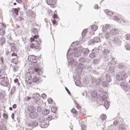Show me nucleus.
<instances>
[{
  "instance_id": "obj_1",
  "label": "nucleus",
  "mask_w": 130,
  "mask_h": 130,
  "mask_svg": "<svg viewBox=\"0 0 130 130\" xmlns=\"http://www.w3.org/2000/svg\"><path fill=\"white\" fill-rule=\"evenodd\" d=\"M73 56L75 57H79L81 56V52L80 51H78L77 48H75L73 50H71V52H70V50H69L67 52V57L68 59V66L71 67H76L78 66V63L75 60L73 59Z\"/></svg>"
},
{
  "instance_id": "obj_2",
  "label": "nucleus",
  "mask_w": 130,
  "mask_h": 130,
  "mask_svg": "<svg viewBox=\"0 0 130 130\" xmlns=\"http://www.w3.org/2000/svg\"><path fill=\"white\" fill-rule=\"evenodd\" d=\"M118 33V29H113L110 31V34L113 38V41L116 44H119L120 43V42H119V40L118 39V38L116 37V35Z\"/></svg>"
},
{
  "instance_id": "obj_3",
  "label": "nucleus",
  "mask_w": 130,
  "mask_h": 130,
  "mask_svg": "<svg viewBox=\"0 0 130 130\" xmlns=\"http://www.w3.org/2000/svg\"><path fill=\"white\" fill-rule=\"evenodd\" d=\"M32 32L34 33L32 34L34 38H30V42L34 41V42H36L38 45H40V44H41V40H40L39 41L35 40V39H37V38H39V36L38 35V30L37 29L34 28L32 29Z\"/></svg>"
},
{
  "instance_id": "obj_4",
  "label": "nucleus",
  "mask_w": 130,
  "mask_h": 130,
  "mask_svg": "<svg viewBox=\"0 0 130 130\" xmlns=\"http://www.w3.org/2000/svg\"><path fill=\"white\" fill-rule=\"evenodd\" d=\"M126 78H127V75L124 71H121L118 73L116 75V79L117 81H122V80H125Z\"/></svg>"
},
{
  "instance_id": "obj_5",
  "label": "nucleus",
  "mask_w": 130,
  "mask_h": 130,
  "mask_svg": "<svg viewBox=\"0 0 130 130\" xmlns=\"http://www.w3.org/2000/svg\"><path fill=\"white\" fill-rule=\"evenodd\" d=\"M105 14L107 15V16H109L110 17H113V19L115 21H120V19L117 16H114L113 12L112 11H109V10H106L105 11Z\"/></svg>"
},
{
  "instance_id": "obj_6",
  "label": "nucleus",
  "mask_w": 130,
  "mask_h": 130,
  "mask_svg": "<svg viewBox=\"0 0 130 130\" xmlns=\"http://www.w3.org/2000/svg\"><path fill=\"white\" fill-rule=\"evenodd\" d=\"M29 46L30 48L35 50V51H38V50H40L41 49V47L40 46H36L34 43H31L30 44Z\"/></svg>"
},
{
  "instance_id": "obj_7",
  "label": "nucleus",
  "mask_w": 130,
  "mask_h": 130,
  "mask_svg": "<svg viewBox=\"0 0 130 130\" xmlns=\"http://www.w3.org/2000/svg\"><path fill=\"white\" fill-rule=\"evenodd\" d=\"M106 60L107 61L108 60L110 61V64L109 66H115V64H116V60L115 59V58L113 57V56H111L109 59L108 58Z\"/></svg>"
},
{
  "instance_id": "obj_8",
  "label": "nucleus",
  "mask_w": 130,
  "mask_h": 130,
  "mask_svg": "<svg viewBox=\"0 0 130 130\" xmlns=\"http://www.w3.org/2000/svg\"><path fill=\"white\" fill-rule=\"evenodd\" d=\"M98 42H100V38L99 37H95L90 41V43L91 45L95 44V43H98Z\"/></svg>"
},
{
  "instance_id": "obj_9",
  "label": "nucleus",
  "mask_w": 130,
  "mask_h": 130,
  "mask_svg": "<svg viewBox=\"0 0 130 130\" xmlns=\"http://www.w3.org/2000/svg\"><path fill=\"white\" fill-rule=\"evenodd\" d=\"M120 86L125 92H128V91H129V86H128V85L125 84L124 82H122Z\"/></svg>"
},
{
  "instance_id": "obj_10",
  "label": "nucleus",
  "mask_w": 130,
  "mask_h": 130,
  "mask_svg": "<svg viewBox=\"0 0 130 130\" xmlns=\"http://www.w3.org/2000/svg\"><path fill=\"white\" fill-rule=\"evenodd\" d=\"M83 71V64L79 63L76 69L77 74H81Z\"/></svg>"
},
{
  "instance_id": "obj_11",
  "label": "nucleus",
  "mask_w": 130,
  "mask_h": 130,
  "mask_svg": "<svg viewBox=\"0 0 130 130\" xmlns=\"http://www.w3.org/2000/svg\"><path fill=\"white\" fill-rule=\"evenodd\" d=\"M81 52L84 56H87V55L89 54L90 50H89L88 48H83L81 50Z\"/></svg>"
},
{
  "instance_id": "obj_12",
  "label": "nucleus",
  "mask_w": 130,
  "mask_h": 130,
  "mask_svg": "<svg viewBox=\"0 0 130 130\" xmlns=\"http://www.w3.org/2000/svg\"><path fill=\"white\" fill-rule=\"evenodd\" d=\"M111 28V25L110 24H106L105 26L104 25L102 28L103 32H106L107 30H109V29Z\"/></svg>"
},
{
  "instance_id": "obj_13",
  "label": "nucleus",
  "mask_w": 130,
  "mask_h": 130,
  "mask_svg": "<svg viewBox=\"0 0 130 130\" xmlns=\"http://www.w3.org/2000/svg\"><path fill=\"white\" fill-rule=\"evenodd\" d=\"M30 61L34 63H36L37 61H38V59H37V57L35 56V55H31L30 58Z\"/></svg>"
},
{
  "instance_id": "obj_14",
  "label": "nucleus",
  "mask_w": 130,
  "mask_h": 130,
  "mask_svg": "<svg viewBox=\"0 0 130 130\" xmlns=\"http://www.w3.org/2000/svg\"><path fill=\"white\" fill-rule=\"evenodd\" d=\"M92 52H91L90 54H89V57H91V58H94L95 57H96V52H97V51H96V48H94V49H93L92 50Z\"/></svg>"
},
{
  "instance_id": "obj_15",
  "label": "nucleus",
  "mask_w": 130,
  "mask_h": 130,
  "mask_svg": "<svg viewBox=\"0 0 130 130\" xmlns=\"http://www.w3.org/2000/svg\"><path fill=\"white\" fill-rule=\"evenodd\" d=\"M120 120V118H116L115 119H114L113 125H114V126H117L118 125H119Z\"/></svg>"
},
{
  "instance_id": "obj_16",
  "label": "nucleus",
  "mask_w": 130,
  "mask_h": 130,
  "mask_svg": "<svg viewBox=\"0 0 130 130\" xmlns=\"http://www.w3.org/2000/svg\"><path fill=\"white\" fill-rule=\"evenodd\" d=\"M34 73H37V74L39 76H41L42 75V72L41 70L38 68H34V70H32Z\"/></svg>"
},
{
  "instance_id": "obj_17",
  "label": "nucleus",
  "mask_w": 130,
  "mask_h": 130,
  "mask_svg": "<svg viewBox=\"0 0 130 130\" xmlns=\"http://www.w3.org/2000/svg\"><path fill=\"white\" fill-rule=\"evenodd\" d=\"M40 125L42 128H46L48 127V125L45 121L40 122Z\"/></svg>"
},
{
  "instance_id": "obj_18",
  "label": "nucleus",
  "mask_w": 130,
  "mask_h": 130,
  "mask_svg": "<svg viewBox=\"0 0 130 130\" xmlns=\"http://www.w3.org/2000/svg\"><path fill=\"white\" fill-rule=\"evenodd\" d=\"M1 85L4 87H7L9 85V81L6 80H3L1 82Z\"/></svg>"
},
{
  "instance_id": "obj_19",
  "label": "nucleus",
  "mask_w": 130,
  "mask_h": 130,
  "mask_svg": "<svg viewBox=\"0 0 130 130\" xmlns=\"http://www.w3.org/2000/svg\"><path fill=\"white\" fill-rule=\"evenodd\" d=\"M40 94H39L38 93H36L34 94V98L36 101L40 100Z\"/></svg>"
},
{
  "instance_id": "obj_20",
  "label": "nucleus",
  "mask_w": 130,
  "mask_h": 130,
  "mask_svg": "<svg viewBox=\"0 0 130 130\" xmlns=\"http://www.w3.org/2000/svg\"><path fill=\"white\" fill-rule=\"evenodd\" d=\"M5 43H6V38H5V37H2L0 39V45L3 46Z\"/></svg>"
},
{
  "instance_id": "obj_21",
  "label": "nucleus",
  "mask_w": 130,
  "mask_h": 130,
  "mask_svg": "<svg viewBox=\"0 0 130 130\" xmlns=\"http://www.w3.org/2000/svg\"><path fill=\"white\" fill-rule=\"evenodd\" d=\"M46 3L49 6H52V5H54L55 0H47Z\"/></svg>"
},
{
  "instance_id": "obj_22",
  "label": "nucleus",
  "mask_w": 130,
  "mask_h": 130,
  "mask_svg": "<svg viewBox=\"0 0 130 130\" xmlns=\"http://www.w3.org/2000/svg\"><path fill=\"white\" fill-rule=\"evenodd\" d=\"M78 61L82 64V63H85V62H86V59L84 57H81L79 58Z\"/></svg>"
},
{
  "instance_id": "obj_23",
  "label": "nucleus",
  "mask_w": 130,
  "mask_h": 130,
  "mask_svg": "<svg viewBox=\"0 0 130 130\" xmlns=\"http://www.w3.org/2000/svg\"><path fill=\"white\" fill-rule=\"evenodd\" d=\"M27 111L30 113L34 112V108L32 106H28L27 108Z\"/></svg>"
},
{
  "instance_id": "obj_24",
  "label": "nucleus",
  "mask_w": 130,
  "mask_h": 130,
  "mask_svg": "<svg viewBox=\"0 0 130 130\" xmlns=\"http://www.w3.org/2000/svg\"><path fill=\"white\" fill-rule=\"evenodd\" d=\"M12 13L14 15L18 16V15H19V10H18V8L13 9L12 10Z\"/></svg>"
},
{
  "instance_id": "obj_25",
  "label": "nucleus",
  "mask_w": 130,
  "mask_h": 130,
  "mask_svg": "<svg viewBox=\"0 0 130 130\" xmlns=\"http://www.w3.org/2000/svg\"><path fill=\"white\" fill-rule=\"evenodd\" d=\"M103 53L104 55H106V56H105V57L106 58H107L108 57H107V55H108V54H109V50H108V49H105L103 52Z\"/></svg>"
},
{
  "instance_id": "obj_26",
  "label": "nucleus",
  "mask_w": 130,
  "mask_h": 130,
  "mask_svg": "<svg viewBox=\"0 0 130 130\" xmlns=\"http://www.w3.org/2000/svg\"><path fill=\"white\" fill-rule=\"evenodd\" d=\"M104 107L105 108H106V109H108L109 107V102L108 101H106L104 103Z\"/></svg>"
},
{
  "instance_id": "obj_27",
  "label": "nucleus",
  "mask_w": 130,
  "mask_h": 130,
  "mask_svg": "<svg viewBox=\"0 0 130 130\" xmlns=\"http://www.w3.org/2000/svg\"><path fill=\"white\" fill-rule=\"evenodd\" d=\"M87 33H88V28H85L83 30L82 33V36L83 38V37H85L86 35H87Z\"/></svg>"
},
{
  "instance_id": "obj_28",
  "label": "nucleus",
  "mask_w": 130,
  "mask_h": 130,
  "mask_svg": "<svg viewBox=\"0 0 130 130\" xmlns=\"http://www.w3.org/2000/svg\"><path fill=\"white\" fill-rule=\"evenodd\" d=\"M42 114H43V115H48V114H49V110L46 109L43 110Z\"/></svg>"
},
{
  "instance_id": "obj_29",
  "label": "nucleus",
  "mask_w": 130,
  "mask_h": 130,
  "mask_svg": "<svg viewBox=\"0 0 130 130\" xmlns=\"http://www.w3.org/2000/svg\"><path fill=\"white\" fill-rule=\"evenodd\" d=\"M91 96L92 98H96L97 97V92L95 91H91Z\"/></svg>"
},
{
  "instance_id": "obj_30",
  "label": "nucleus",
  "mask_w": 130,
  "mask_h": 130,
  "mask_svg": "<svg viewBox=\"0 0 130 130\" xmlns=\"http://www.w3.org/2000/svg\"><path fill=\"white\" fill-rule=\"evenodd\" d=\"M106 79L107 81L108 82V83H110L111 82V77H110V75L107 74L106 75Z\"/></svg>"
},
{
  "instance_id": "obj_31",
  "label": "nucleus",
  "mask_w": 130,
  "mask_h": 130,
  "mask_svg": "<svg viewBox=\"0 0 130 130\" xmlns=\"http://www.w3.org/2000/svg\"><path fill=\"white\" fill-rule=\"evenodd\" d=\"M124 68H125V66L122 63H120L118 65V69L119 70H123Z\"/></svg>"
},
{
  "instance_id": "obj_32",
  "label": "nucleus",
  "mask_w": 130,
  "mask_h": 130,
  "mask_svg": "<svg viewBox=\"0 0 130 130\" xmlns=\"http://www.w3.org/2000/svg\"><path fill=\"white\" fill-rule=\"evenodd\" d=\"M107 118V116L106 115L103 114L101 116V119L102 120H106V119Z\"/></svg>"
},
{
  "instance_id": "obj_33",
  "label": "nucleus",
  "mask_w": 130,
  "mask_h": 130,
  "mask_svg": "<svg viewBox=\"0 0 130 130\" xmlns=\"http://www.w3.org/2000/svg\"><path fill=\"white\" fill-rule=\"evenodd\" d=\"M11 62L12 63H15V64H17V62H18L17 57L11 59Z\"/></svg>"
},
{
  "instance_id": "obj_34",
  "label": "nucleus",
  "mask_w": 130,
  "mask_h": 130,
  "mask_svg": "<svg viewBox=\"0 0 130 130\" xmlns=\"http://www.w3.org/2000/svg\"><path fill=\"white\" fill-rule=\"evenodd\" d=\"M38 125V122L36 121H33L31 122V126L36 127Z\"/></svg>"
},
{
  "instance_id": "obj_35",
  "label": "nucleus",
  "mask_w": 130,
  "mask_h": 130,
  "mask_svg": "<svg viewBox=\"0 0 130 130\" xmlns=\"http://www.w3.org/2000/svg\"><path fill=\"white\" fill-rule=\"evenodd\" d=\"M16 49H17L16 48V46H15V44H13L12 46L11 47V51L12 52H15V51H16Z\"/></svg>"
},
{
  "instance_id": "obj_36",
  "label": "nucleus",
  "mask_w": 130,
  "mask_h": 130,
  "mask_svg": "<svg viewBox=\"0 0 130 130\" xmlns=\"http://www.w3.org/2000/svg\"><path fill=\"white\" fill-rule=\"evenodd\" d=\"M51 110L52 111V112H53V113H55V114H56V111H57V109H56V108L55 107H52L51 108Z\"/></svg>"
},
{
  "instance_id": "obj_37",
  "label": "nucleus",
  "mask_w": 130,
  "mask_h": 130,
  "mask_svg": "<svg viewBox=\"0 0 130 130\" xmlns=\"http://www.w3.org/2000/svg\"><path fill=\"white\" fill-rule=\"evenodd\" d=\"M7 26H6L3 23H0V30L3 29H6Z\"/></svg>"
},
{
  "instance_id": "obj_38",
  "label": "nucleus",
  "mask_w": 130,
  "mask_h": 130,
  "mask_svg": "<svg viewBox=\"0 0 130 130\" xmlns=\"http://www.w3.org/2000/svg\"><path fill=\"white\" fill-rule=\"evenodd\" d=\"M97 29H98V27H97L96 25H93L91 27V30L92 31H96Z\"/></svg>"
},
{
  "instance_id": "obj_39",
  "label": "nucleus",
  "mask_w": 130,
  "mask_h": 130,
  "mask_svg": "<svg viewBox=\"0 0 130 130\" xmlns=\"http://www.w3.org/2000/svg\"><path fill=\"white\" fill-rule=\"evenodd\" d=\"M115 68L114 66H111L109 68V72L110 73H113L114 72Z\"/></svg>"
},
{
  "instance_id": "obj_40",
  "label": "nucleus",
  "mask_w": 130,
  "mask_h": 130,
  "mask_svg": "<svg viewBox=\"0 0 130 130\" xmlns=\"http://www.w3.org/2000/svg\"><path fill=\"white\" fill-rule=\"evenodd\" d=\"M124 129V127L122 125H120L119 127L116 128L115 130H123Z\"/></svg>"
},
{
  "instance_id": "obj_41",
  "label": "nucleus",
  "mask_w": 130,
  "mask_h": 130,
  "mask_svg": "<svg viewBox=\"0 0 130 130\" xmlns=\"http://www.w3.org/2000/svg\"><path fill=\"white\" fill-rule=\"evenodd\" d=\"M102 85L103 87H108L109 86V84L108 82H107V81H103L102 83Z\"/></svg>"
},
{
  "instance_id": "obj_42",
  "label": "nucleus",
  "mask_w": 130,
  "mask_h": 130,
  "mask_svg": "<svg viewBox=\"0 0 130 130\" xmlns=\"http://www.w3.org/2000/svg\"><path fill=\"white\" fill-rule=\"evenodd\" d=\"M5 29H0V35L4 36L5 34H6V31H5Z\"/></svg>"
},
{
  "instance_id": "obj_43",
  "label": "nucleus",
  "mask_w": 130,
  "mask_h": 130,
  "mask_svg": "<svg viewBox=\"0 0 130 130\" xmlns=\"http://www.w3.org/2000/svg\"><path fill=\"white\" fill-rule=\"evenodd\" d=\"M31 116H33L32 118H36V117L38 116V114H37V113L34 112L31 113Z\"/></svg>"
},
{
  "instance_id": "obj_44",
  "label": "nucleus",
  "mask_w": 130,
  "mask_h": 130,
  "mask_svg": "<svg viewBox=\"0 0 130 130\" xmlns=\"http://www.w3.org/2000/svg\"><path fill=\"white\" fill-rule=\"evenodd\" d=\"M27 14L28 16V17H30V16H32L33 15V12L31 10H29L27 12Z\"/></svg>"
},
{
  "instance_id": "obj_45",
  "label": "nucleus",
  "mask_w": 130,
  "mask_h": 130,
  "mask_svg": "<svg viewBox=\"0 0 130 130\" xmlns=\"http://www.w3.org/2000/svg\"><path fill=\"white\" fill-rule=\"evenodd\" d=\"M38 81H39V79L37 77H35L32 79V82H34V83H38Z\"/></svg>"
},
{
  "instance_id": "obj_46",
  "label": "nucleus",
  "mask_w": 130,
  "mask_h": 130,
  "mask_svg": "<svg viewBox=\"0 0 130 130\" xmlns=\"http://www.w3.org/2000/svg\"><path fill=\"white\" fill-rule=\"evenodd\" d=\"M108 98V96L106 95H104L102 96V101H105V100H107Z\"/></svg>"
},
{
  "instance_id": "obj_47",
  "label": "nucleus",
  "mask_w": 130,
  "mask_h": 130,
  "mask_svg": "<svg viewBox=\"0 0 130 130\" xmlns=\"http://www.w3.org/2000/svg\"><path fill=\"white\" fill-rule=\"evenodd\" d=\"M105 37L106 39H108L109 38H110V37H111V35H110V32H109V33H107L105 35Z\"/></svg>"
},
{
  "instance_id": "obj_48",
  "label": "nucleus",
  "mask_w": 130,
  "mask_h": 130,
  "mask_svg": "<svg viewBox=\"0 0 130 130\" xmlns=\"http://www.w3.org/2000/svg\"><path fill=\"white\" fill-rule=\"evenodd\" d=\"M25 83L26 85H31V81H30V79L28 78L27 80V79L25 80Z\"/></svg>"
},
{
  "instance_id": "obj_49",
  "label": "nucleus",
  "mask_w": 130,
  "mask_h": 130,
  "mask_svg": "<svg viewBox=\"0 0 130 130\" xmlns=\"http://www.w3.org/2000/svg\"><path fill=\"white\" fill-rule=\"evenodd\" d=\"M102 81L101 79H97L95 80V84H96V85H99L100 83H101Z\"/></svg>"
},
{
  "instance_id": "obj_50",
  "label": "nucleus",
  "mask_w": 130,
  "mask_h": 130,
  "mask_svg": "<svg viewBox=\"0 0 130 130\" xmlns=\"http://www.w3.org/2000/svg\"><path fill=\"white\" fill-rule=\"evenodd\" d=\"M71 112H72V113H74L75 114H78V111H77V110H76V109H75V108H73L71 110Z\"/></svg>"
},
{
  "instance_id": "obj_51",
  "label": "nucleus",
  "mask_w": 130,
  "mask_h": 130,
  "mask_svg": "<svg viewBox=\"0 0 130 130\" xmlns=\"http://www.w3.org/2000/svg\"><path fill=\"white\" fill-rule=\"evenodd\" d=\"M0 130H7V127H6L5 125H1Z\"/></svg>"
},
{
  "instance_id": "obj_52",
  "label": "nucleus",
  "mask_w": 130,
  "mask_h": 130,
  "mask_svg": "<svg viewBox=\"0 0 130 130\" xmlns=\"http://www.w3.org/2000/svg\"><path fill=\"white\" fill-rule=\"evenodd\" d=\"M13 71L14 73H15V72H17V71H18V66H14L13 69Z\"/></svg>"
},
{
  "instance_id": "obj_53",
  "label": "nucleus",
  "mask_w": 130,
  "mask_h": 130,
  "mask_svg": "<svg viewBox=\"0 0 130 130\" xmlns=\"http://www.w3.org/2000/svg\"><path fill=\"white\" fill-rule=\"evenodd\" d=\"M93 63H94V64H97V63H99V59H95L93 61Z\"/></svg>"
},
{
  "instance_id": "obj_54",
  "label": "nucleus",
  "mask_w": 130,
  "mask_h": 130,
  "mask_svg": "<svg viewBox=\"0 0 130 130\" xmlns=\"http://www.w3.org/2000/svg\"><path fill=\"white\" fill-rule=\"evenodd\" d=\"M75 105L77 108V109H81V106L79 104H78L77 102H75Z\"/></svg>"
},
{
  "instance_id": "obj_55",
  "label": "nucleus",
  "mask_w": 130,
  "mask_h": 130,
  "mask_svg": "<svg viewBox=\"0 0 130 130\" xmlns=\"http://www.w3.org/2000/svg\"><path fill=\"white\" fill-rule=\"evenodd\" d=\"M53 102V100H52V99L50 98L48 99V103H49V104H51Z\"/></svg>"
},
{
  "instance_id": "obj_56",
  "label": "nucleus",
  "mask_w": 130,
  "mask_h": 130,
  "mask_svg": "<svg viewBox=\"0 0 130 130\" xmlns=\"http://www.w3.org/2000/svg\"><path fill=\"white\" fill-rule=\"evenodd\" d=\"M125 39L126 40H130V35L129 34L126 35Z\"/></svg>"
},
{
  "instance_id": "obj_57",
  "label": "nucleus",
  "mask_w": 130,
  "mask_h": 130,
  "mask_svg": "<svg viewBox=\"0 0 130 130\" xmlns=\"http://www.w3.org/2000/svg\"><path fill=\"white\" fill-rule=\"evenodd\" d=\"M41 98H43V99H46L47 95L45 93H43L41 95Z\"/></svg>"
},
{
  "instance_id": "obj_58",
  "label": "nucleus",
  "mask_w": 130,
  "mask_h": 130,
  "mask_svg": "<svg viewBox=\"0 0 130 130\" xmlns=\"http://www.w3.org/2000/svg\"><path fill=\"white\" fill-rule=\"evenodd\" d=\"M125 47L126 49V50H130V45L129 44H127L126 46H125Z\"/></svg>"
},
{
  "instance_id": "obj_59",
  "label": "nucleus",
  "mask_w": 130,
  "mask_h": 130,
  "mask_svg": "<svg viewBox=\"0 0 130 130\" xmlns=\"http://www.w3.org/2000/svg\"><path fill=\"white\" fill-rule=\"evenodd\" d=\"M3 117H4L5 119H8V118H9V116H8V114L4 113L3 114Z\"/></svg>"
},
{
  "instance_id": "obj_60",
  "label": "nucleus",
  "mask_w": 130,
  "mask_h": 130,
  "mask_svg": "<svg viewBox=\"0 0 130 130\" xmlns=\"http://www.w3.org/2000/svg\"><path fill=\"white\" fill-rule=\"evenodd\" d=\"M23 7L25 11H27V10H28V6H27L26 4H24Z\"/></svg>"
},
{
  "instance_id": "obj_61",
  "label": "nucleus",
  "mask_w": 130,
  "mask_h": 130,
  "mask_svg": "<svg viewBox=\"0 0 130 130\" xmlns=\"http://www.w3.org/2000/svg\"><path fill=\"white\" fill-rule=\"evenodd\" d=\"M85 94H86V97H87V96H88V93H87V91H84V92H82L81 93V95L82 96H85Z\"/></svg>"
},
{
  "instance_id": "obj_62",
  "label": "nucleus",
  "mask_w": 130,
  "mask_h": 130,
  "mask_svg": "<svg viewBox=\"0 0 130 130\" xmlns=\"http://www.w3.org/2000/svg\"><path fill=\"white\" fill-rule=\"evenodd\" d=\"M65 89L69 95H71V91L69 90V89H68L67 87H65Z\"/></svg>"
},
{
  "instance_id": "obj_63",
  "label": "nucleus",
  "mask_w": 130,
  "mask_h": 130,
  "mask_svg": "<svg viewBox=\"0 0 130 130\" xmlns=\"http://www.w3.org/2000/svg\"><path fill=\"white\" fill-rule=\"evenodd\" d=\"M12 56H15L16 57H17L18 56V54H17L16 53L13 52L12 54H11Z\"/></svg>"
},
{
  "instance_id": "obj_64",
  "label": "nucleus",
  "mask_w": 130,
  "mask_h": 130,
  "mask_svg": "<svg viewBox=\"0 0 130 130\" xmlns=\"http://www.w3.org/2000/svg\"><path fill=\"white\" fill-rule=\"evenodd\" d=\"M52 22L53 25H55V24H56L57 23L56 20L55 19L52 20Z\"/></svg>"
}]
</instances>
